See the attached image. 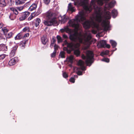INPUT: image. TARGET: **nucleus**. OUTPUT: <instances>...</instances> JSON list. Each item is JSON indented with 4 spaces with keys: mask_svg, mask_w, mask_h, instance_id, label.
I'll use <instances>...</instances> for the list:
<instances>
[{
    "mask_svg": "<svg viewBox=\"0 0 134 134\" xmlns=\"http://www.w3.org/2000/svg\"><path fill=\"white\" fill-rule=\"evenodd\" d=\"M109 0L92 1L90 5L88 0H82L81 1V4L83 6L84 10L80 12L75 19L70 20L68 23V26L74 27L75 30L73 31L68 26L60 30L62 32H66L70 34L69 38L71 40L79 42L77 43H68L66 40L64 41L63 45H66L70 49L68 50V48H64L68 53H70L71 51L74 50L75 54L78 57L80 54V51L78 48L80 46V43H83L87 46L91 43V39L92 37L90 31H87L83 35L78 32L80 22L85 21L83 26L85 29L89 28L91 26H96L97 23L98 22L101 23L104 30L107 31L110 30L109 22L105 19H110L111 14L107 10L113 7L116 2L113 0L109 3H107V2Z\"/></svg>",
    "mask_w": 134,
    "mask_h": 134,
    "instance_id": "1",
    "label": "nucleus"
},
{
    "mask_svg": "<svg viewBox=\"0 0 134 134\" xmlns=\"http://www.w3.org/2000/svg\"><path fill=\"white\" fill-rule=\"evenodd\" d=\"M46 20L43 21L44 25L48 26L52 25L56 23L55 14L49 10L44 14Z\"/></svg>",
    "mask_w": 134,
    "mask_h": 134,
    "instance_id": "2",
    "label": "nucleus"
},
{
    "mask_svg": "<svg viewBox=\"0 0 134 134\" xmlns=\"http://www.w3.org/2000/svg\"><path fill=\"white\" fill-rule=\"evenodd\" d=\"M86 56L84 55H82V58L85 60V62L87 65L90 66L93 62L94 54L92 52L90 51H87L86 52Z\"/></svg>",
    "mask_w": 134,
    "mask_h": 134,
    "instance_id": "3",
    "label": "nucleus"
},
{
    "mask_svg": "<svg viewBox=\"0 0 134 134\" xmlns=\"http://www.w3.org/2000/svg\"><path fill=\"white\" fill-rule=\"evenodd\" d=\"M30 13L28 12H25L22 13L21 16L20 18V21H23L29 15Z\"/></svg>",
    "mask_w": 134,
    "mask_h": 134,
    "instance_id": "4",
    "label": "nucleus"
},
{
    "mask_svg": "<svg viewBox=\"0 0 134 134\" xmlns=\"http://www.w3.org/2000/svg\"><path fill=\"white\" fill-rule=\"evenodd\" d=\"M107 43L106 41L103 40L99 42L97 45V47L99 48L105 47Z\"/></svg>",
    "mask_w": 134,
    "mask_h": 134,
    "instance_id": "5",
    "label": "nucleus"
},
{
    "mask_svg": "<svg viewBox=\"0 0 134 134\" xmlns=\"http://www.w3.org/2000/svg\"><path fill=\"white\" fill-rule=\"evenodd\" d=\"M78 65L80 66L81 69L82 71H84L85 70V67L84 66V62L81 60H80L78 62Z\"/></svg>",
    "mask_w": 134,
    "mask_h": 134,
    "instance_id": "6",
    "label": "nucleus"
},
{
    "mask_svg": "<svg viewBox=\"0 0 134 134\" xmlns=\"http://www.w3.org/2000/svg\"><path fill=\"white\" fill-rule=\"evenodd\" d=\"M58 19L60 21L61 23H64L66 21L67 18L66 17L65 15H64L62 16H59Z\"/></svg>",
    "mask_w": 134,
    "mask_h": 134,
    "instance_id": "7",
    "label": "nucleus"
},
{
    "mask_svg": "<svg viewBox=\"0 0 134 134\" xmlns=\"http://www.w3.org/2000/svg\"><path fill=\"white\" fill-rule=\"evenodd\" d=\"M17 48V47L16 46H15L12 48L11 51L10 53V57H13L14 56Z\"/></svg>",
    "mask_w": 134,
    "mask_h": 134,
    "instance_id": "8",
    "label": "nucleus"
},
{
    "mask_svg": "<svg viewBox=\"0 0 134 134\" xmlns=\"http://www.w3.org/2000/svg\"><path fill=\"white\" fill-rule=\"evenodd\" d=\"M17 60V58H14L10 59L9 62V64L10 66H12L14 65Z\"/></svg>",
    "mask_w": 134,
    "mask_h": 134,
    "instance_id": "9",
    "label": "nucleus"
},
{
    "mask_svg": "<svg viewBox=\"0 0 134 134\" xmlns=\"http://www.w3.org/2000/svg\"><path fill=\"white\" fill-rule=\"evenodd\" d=\"M37 7V4H33L29 8V10L30 11H32L35 10Z\"/></svg>",
    "mask_w": 134,
    "mask_h": 134,
    "instance_id": "10",
    "label": "nucleus"
},
{
    "mask_svg": "<svg viewBox=\"0 0 134 134\" xmlns=\"http://www.w3.org/2000/svg\"><path fill=\"white\" fill-rule=\"evenodd\" d=\"M7 50V46L3 44H0V51H4Z\"/></svg>",
    "mask_w": 134,
    "mask_h": 134,
    "instance_id": "11",
    "label": "nucleus"
},
{
    "mask_svg": "<svg viewBox=\"0 0 134 134\" xmlns=\"http://www.w3.org/2000/svg\"><path fill=\"white\" fill-rule=\"evenodd\" d=\"M1 31L3 32L5 35L6 34L8 31L9 30L6 27H4L2 28Z\"/></svg>",
    "mask_w": 134,
    "mask_h": 134,
    "instance_id": "12",
    "label": "nucleus"
},
{
    "mask_svg": "<svg viewBox=\"0 0 134 134\" xmlns=\"http://www.w3.org/2000/svg\"><path fill=\"white\" fill-rule=\"evenodd\" d=\"M74 59V57L71 55L69 57H68L66 58L67 61L71 63L73 62V60Z\"/></svg>",
    "mask_w": 134,
    "mask_h": 134,
    "instance_id": "13",
    "label": "nucleus"
},
{
    "mask_svg": "<svg viewBox=\"0 0 134 134\" xmlns=\"http://www.w3.org/2000/svg\"><path fill=\"white\" fill-rule=\"evenodd\" d=\"M112 13L113 17L114 18H115L117 16L118 14L117 10L114 9L112 11Z\"/></svg>",
    "mask_w": 134,
    "mask_h": 134,
    "instance_id": "14",
    "label": "nucleus"
},
{
    "mask_svg": "<svg viewBox=\"0 0 134 134\" xmlns=\"http://www.w3.org/2000/svg\"><path fill=\"white\" fill-rule=\"evenodd\" d=\"M47 40L46 38V37L43 36L41 38V41L43 44H45L47 42Z\"/></svg>",
    "mask_w": 134,
    "mask_h": 134,
    "instance_id": "15",
    "label": "nucleus"
},
{
    "mask_svg": "<svg viewBox=\"0 0 134 134\" xmlns=\"http://www.w3.org/2000/svg\"><path fill=\"white\" fill-rule=\"evenodd\" d=\"M41 22L40 19L39 18H37L35 20V26L36 27H37L39 25Z\"/></svg>",
    "mask_w": 134,
    "mask_h": 134,
    "instance_id": "16",
    "label": "nucleus"
},
{
    "mask_svg": "<svg viewBox=\"0 0 134 134\" xmlns=\"http://www.w3.org/2000/svg\"><path fill=\"white\" fill-rule=\"evenodd\" d=\"M68 7V9L72 12H73L75 11V9L74 8V7L71 6V3H69V4Z\"/></svg>",
    "mask_w": 134,
    "mask_h": 134,
    "instance_id": "17",
    "label": "nucleus"
},
{
    "mask_svg": "<svg viewBox=\"0 0 134 134\" xmlns=\"http://www.w3.org/2000/svg\"><path fill=\"white\" fill-rule=\"evenodd\" d=\"M5 5L6 3L5 0H0V6L2 7Z\"/></svg>",
    "mask_w": 134,
    "mask_h": 134,
    "instance_id": "18",
    "label": "nucleus"
},
{
    "mask_svg": "<svg viewBox=\"0 0 134 134\" xmlns=\"http://www.w3.org/2000/svg\"><path fill=\"white\" fill-rule=\"evenodd\" d=\"M22 37V36L21 34L19 33L15 37V40H19Z\"/></svg>",
    "mask_w": 134,
    "mask_h": 134,
    "instance_id": "19",
    "label": "nucleus"
},
{
    "mask_svg": "<svg viewBox=\"0 0 134 134\" xmlns=\"http://www.w3.org/2000/svg\"><path fill=\"white\" fill-rule=\"evenodd\" d=\"M110 42L113 48L116 47L117 45V43L115 41L113 40H110Z\"/></svg>",
    "mask_w": 134,
    "mask_h": 134,
    "instance_id": "20",
    "label": "nucleus"
},
{
    "mask_svg": "<svg viewBox=\"0 0 134 134\" xmlns=\"http://www.w3.org/2000/svg\"><path fill=\"white\" fill-rule=\"evenodd\" d=\"M10 10L13 12V13L15 14V15H17L18 14V12L16 9L14 8H10Z\"/></svg>",
    "mask_w": 134,
    "mask_h": 134,
    "instance_id": "21",
    "label": "nucleus"
},
{
    "mask_svg": "<svg viewBox=\"0 0 134 134\" xmlns=\"http://www.w3.org/2000/svg\"><path fill=\"white\" fill-rule=\"evenodd\" d=\"M13 33L12 32H10L7 34H6V35L5 36H6L7 38H9L12 37Z\"/></svg>",
    "mask_w": 134,
    "mask_h": 134,
    "instance_id": "22",
    "label": "nucleus"
},
{
    "mask_svg": "<svg viewBox=\"0 0 134 134\" xmlns=\"http://www.w3.org/2000/svg\"><path fill=\"white\" fill-rule=\"evenodd\" d=\"M16 15L13 14H11L9 16V18L11 20H14L16 18Z\"/></svg>",
    "mask_w": 134,
    "mask_h": 134,
    "instance_id": "23",
    "label": "nucleus"
},
{
    "mask_svg": "<svg viewBox=\"0 0 134 134\" xmlns=\"http://www.w3.org/2000/svg\"><path fill=\"white\" fill-rule=\"evenodd\" d=\"M65 54V53L64 52L61 51L59 54V57L62 58H64Z\"/></svg>",
    "mask_w": 134,
    "mask_h": 134,
    "instance_id": "24",
    "label": "nucleus"
},
{
    "mask_svg": "<svg viewBox=\"0 0 134 134\" xmlns=\"http://www.w3.org/2000/svg\"><path fill=\"white\" fill-rule=\"evenodd\" d=\"M57 39L58 40V43L61 42L62 41V39L61 37L59 36L58 35L57 37Z\"/></svg>",
    "mask_w": 134,
    "mask_h": 134,
    "instance_id": "25",
    "label": "nucleus"
},
{
    "mask_svg": "<svg viewBox=\"0 0 134 134\" xmlns=\"http://www.w3.org/2000/svg\"><path fill=\"white\" fill-rule=\"evenodd\" d=\"M109 53V51L108 50H106L104 52H102L100 54V55L102 56H103L104 55H107Z\"/></svg>",
    "mask_w": 134,
    "mask_h": 134,
    "instance_id": "26",
    "label": "nucleus"
},
{
    "mask_svg": "<svg viewBox=\"0 0 134 134\" xmlns=\"http://www.w3.org/2000/svg\"><path fill=\"white\" fill-rule=\"evenodd\" d=\"M74 70H75L76 69L78 71L77 74L78 75H82V72L81 71H79V70H78V69L76 67H74Z\"/></svg>",
    "mask_w": 134,
    "mask_h": 134,
    "instance_id": "27",
    "label": "nucleus"
},
{
    "mask_svg": "<svg viewBox=\"0 0 134 134\" xmlns=\"http://www.w3.org/2000/svg\"><path fill=\"white\" fill-rule=\"evenodd\" d=\"M23 32H29L30 31L29 28L28 27H25L23 29Z\"/></svg>",
    "mask_w": 134,
    "mask_h": 134,
    "instance_id": "28",
    "label": "nucleus"
},
{
    "mask_svg": "<svg viewBox=\"0 0 134 134\" xmlns=\"http://www.w3.org/2000/svg\"><path fill=\"white\" fill-rule=\"evenodd\" d=\"M34 15H33V13H32L31 14L29 18L28 19V20H30L34 18Z\"/></svg>",
    "mask_w": 134,
    "mask_h": 134,
    "instance_id": "29",
    "label": "nucleus"
},
{
    "mask_svg": "<svg viewBox=\"0 0 134 134\" xmlns=\"http://www.w3.org/2000/svg\"><path fill=\"white\" fill-rule=\"evenodd\" d=\"M102 61H104L107 62H109V59L108 58H104L102 59Z\"/></svg>",
    "mask_w": 134,
    "mask_h": 134,
    "instance_id": "30",
    "label": "nucleus"
},
{
    "mask_svg": "<svg viewBox=\"0 0 134 134\" xmlns=\"http://www.w3.org/2000/svg\"><path fill=\"white\" fill-rule=\"evenodd\" d=\"M6 55L4 54H2L0 55V59H3L5 57Z\"/></svg>",
    "mask_w": 134,
    "mask_h": 134,
    "instance_id": "31",
    "label": "nucleus"
},
{
    "mask_svg": "<svg viewBox=\"0 0 134 134\" xmlns=\"http://www.w3.org/2000/svg\"><path fill=\"white\" fill-rule=\"evenodd\" d=\"M63 77L65 78H66L68 76L67 74L65 72H64L63 73Z\"/></svg>",
    "mask_w": 134,
    "mask_h": 134,
    "instance_id": "32",
    "label": "nucleus"
},
{
    "mask_svg": "<svg viewBox=\"0 0 134 134\" xmlns=\"http://www.w3.org/2000/svg\"><path fill=\"white\" fill-rule=\"evenodd\" d=\"M50 0H43L44 3L47 4L49 3Z\"/></svg>",
    "mask_w": 134,
    "mask_h": 134,
    "instance_id": "33",
    "label": "nucleus"
},
{
    "mask_svg": "<svg viewBox=\"0 0 134 134\" xmlns=\"http://www.w3.org/2000/svg\"><path fill=\"white\" fill-rule=\"evenodd\" d=\"M56 51L55 50H54L53 53L52 54L51 56L52 57H54L55 55Z\"/></svg>",
    "mask_w": 134,
    "mask_h": 134,
    "instance_id": "34",
    "label": "nucleus"
},
{
    "mask_svg": "<svg viewBox=\"0 0 134 134\" xmlns=\"http://www.w3.org/2000/svg\"><path fill=\"white\" fill-rule=\"evenodd\" d=\"M70 82L74 83L75 82V80L73 77H71L70 79Z\"/></svg>",
    "mask_w": 134,
    "mask_h": 134,
    "instance_id": "35",
    "label": "nucleus"
},
{
    "mask_svg": "<svg viewBox=\"0 0 134 134\" xmlns=\"http://www.w3.org/2000/svg\"><path fill=\"white\" fill-rule=\"evenodd\" d=\"M24 8L23 6H21L17 8V9L19 11H20L22 10Z\"/></svg>",
    "mask_w": 134,
    "mask_h": 134,
    "instance_id": "36",
    "label": "nucleus"
},
{
    "mask_svg": "<svg viewBox=\"0 0 134 134\" xmlns=\"http://www.w3.org/2000/svg\"><path fill=\"white\" fill-rule=\"evenodd\" d=\"M54 50H55L56 51V50L58 49V46L57 45L55 44L54 46Z\"/></svg>",
    "mask_w": 134,
    "mask_h": 134,
    "instance_id": "37",
    "label": "nucleus"
},
{
    "mask_svg": "<svg viewBox=\"0 0 134 134\" xmlns=\"http://www.w3.org/2000/svg\"><path fill=\"white\" fill-rule=\"evenodd\" d=\"M55 42V39L53 38L51 41V43L53 44H54Z\"/></svg>",
    "mask_w": 134,
    "mask_h": 134,
    "instance_id": "38",
    "label": "nucleus"
},
{
    "mask_svg": "<svg viewBox=\"0 0 134 134\" xmlns=\"http://www.w3.org/2000/svg\"><path fill=\"white\" fill-rule=\"evenodd\" d=\"M63 37L64 38H65V39L67 38H68V37L65 34L63 35Z\"/></svg>",
    "mask_w": 134,
    "mask_h": 134,
    "instance_id": "39",
    "label": "nucleus"
},
{
    "mask_svg": "<svg viewBox=\"0 0 134 134\" xmlns=\"http://www.w3.org/2000/svg\"><path fill=\"white\" fill-rule=\"evenodd\" d=\"M105 47H107L108 48H109L110 47V45L109 44H107L106 43V44L105 45Z\"/></svg>",
    "mask_w": 134,
    "mask_h": 134,
    "instance_id": "40",
    "label": "nucleus"
},
{
    "mask_svg": "<svg viewBox=\"0 0 134 134\" xmlns=\"http://www.w3.org/2000/svg\"><path fill=\"white\" fill-rule=\"evenodd\" d=\"M16 4H22V2H21V1H18L17 2H16Z\"/></svg>",
    "mask_w": 134,
    "mask_h": 134,
    "instance_id": "41",
    "label": "nucleus"
},
{
    "mask_svg": "<svg viewBox=\"0 0 134 134\" xmlns=\"http://www.w3.org/2000/svg\"><path fill=\"white\" fill-rule=\"evenodd\" d=\"M29 35L28 33L24 35V37H27L29 36Z\"/></svg>",
    "mask_w": 134,
    "mask_h": 134,
    "instance_id": "42",
    "label": "nucleus"
},
{
    "mask_svg": "<svg viewBox=\"0 0 134 134\" xmlns=\"http://www.w3.org/2000/svg\"><path fill=\"white\" fill-rule=\"evenodd\" d=\"M3 37V35L0 32V39L2 38Z\"/></svg>",
    "mask_w": 134,
    "mask_h": 134,
    "instance_id": "43",
    "label": "nucleus"
},
{
    "mask_svg": "<svg viewBox=\"0 0 134 134\" xmlns=\"http://www.w3.org/2000/svg\"><path fill=\"white\" fill-rule=\"evenodd\" d=\"M3 26V24L2 23H0V29L2 28Z\"/></svg>",
    "mask_w": 134,
    "mask_h": 134,
    "instance_id": "44",
    "label": "nucleus"
},
{
    "mask_svg": "<svg viewBox=\"0 0 134 134\" xmlns=\"http://www.w3.org/2000/svg\"><path fill=\"white\" fill-rule=\"evenodd\" d=\"M54 44H53V43H51L50 44V47H51V48H52V47H53L54 45Z\"/></svg>",
    "mask_w": 134,
    "mask_h": 134,
    "instance_id": "45",
    "label": "nucleus"
},
{
    "mask_svg": "<svg viewBox=\"0 0 134 134\" xmlns=\"http://www.w3.org/2000/svg\"><path fill=\"white\" fill-rule=\"evenodd\" d=\"M23 45L22 46L23 47L25 46L26 42H23Z\"/></svg>",
    "mask_w": 134,
    "mask_h": 134,
    "instance_id": "46",
    "label": "nucleus"
},
{
    "mask_svg": "<svg viewBox=\"0 0 134 134\" xmlns=\"http://www.w3.org/2000/svg\"><path fill=\"white\" fill-rule=\"evenodd\" d=\"M41 10H38L37 12V13H38V14H40L41 13Z\"/></svg>",
    "mask_w": 134,
    "mask_h": 134,
    "instance_id": "47",
    "label": "nucleus"
},
{
    "mask_svg": "<svg viewBox=\"0 0 134 134\" xmlns=\"http://www.w3.org/2000/svg\"><path fill=\"white\" fill-rule=\"evenodd\" d=\"M92 33H93L94 34H96V32L95 31L93 30H92Z\"/></svg>",
    "mask_w": 134,
    "mask_h": 134,
    "instance_id": "48",
    "label": "nucleus"
},
{
    "mask_svg": "<svg viewBox=\"0 0 134 134\" xmlns=\"http://www.w3.org/2000/svg\"><path fill=\"white\" fill-rule=\"evenodd\" d=\"M74 77H76V78H77L78 77V76H77V75H75V76H74Z\"/></svg>",
    "mask_w": 134,
    "mask_h": 134,
    "instance_id": "49",
    "label": "nucleus"
},
{
    "mask_svg": "<svg viewBox=\"0 0 134 134\" xmlns=\"http://www.w3.org/2000/svg\"><path fill=\"white\" fill-rule=\"evenodd\" d=\"M26 0H22L23 1V3H24V1H26Z\"/></svg>",
    "mask_w": 134,
    "mask_h": 134,
    "instance_id": "50",
    "label": "nucleus"
}]
</instances>
